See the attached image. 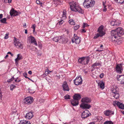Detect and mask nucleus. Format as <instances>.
Here are the masks:
<instances>
[{"mask_svg": "<svg viewBox=\"0 0 124 124\" xmlns=\"http://www.w3.org/2000/svg\"><path fill=\"white\" fill-rule=\"evenodd\" d=\"M62 19L61 21H60L59 22V25H61L64 22V21H63V20L64 19Z\"/></svg>", "mask_w": 124, "mask_h": 124, "instance_id": "48", "label": "nucleus"}, {"mask_svg": "<svg viewBox=\"0 0 124 124\" xmlns=\"http://www.w3.org/2000/svg\"><path fill=\"white\" fill-rule=\"evenodd\" d=\"M119 94L118 93L114 94V97L116 99H118L119 98Z\"/></svg>", "mask_w": 124, "mask_h": 124, "instance_id": "39", "label": "nucleus"}, {"mask_svg": "<svg viewBox=\"0 0 124 124\" xmlns=\"http://www.w3.org/2000/svg\"><path fill=\"white\" fill-rule=\"evenodd\" d=\"M91 115V114L89 111L86 110L84 111L82 113L81 117L83 119H85Z\"/></svg>", "mask_w": 124, "mask_h": 124, "instance_id": "8", "label": "nucleus"}, {"mask_svg": "<svg viewBox=\"0 0 124 124\" xmlns=\"http://www.w3.org/2000/svg\"><path fill=\"white\" fill-rule=\"evenodd\" d=\"M83 80L81 77L80 76L77 77L76 79L74 80V82L75 84L76 85H79L82 84Z\"/></svg>", "mask_w": 124, "mask_h": 124, "instance_id": "7", "label": "nucleus"}, {"mask_svg": "<svg viewBox=\"0 0 124 124\" xmlns=\"http://www.w3.org/2000/svg\"><path fill=\"white\" fill-rule=\"evenodd\" d=\"M70 96L68 95H66L64 96V98L65 99L67 100L68 99H70Z\"/></svg>", "mask_w": 124, "mask_h": 124, "instance_id": "45", "label": "nucleus"}, {"mask_svg": "<svg viewBox=\"0 0 124 124\" xmlns=\"http://www.w3.org/2000/svg\"><path fill=\"white\" fill-rule=\"evenodd\" d=\"M117 80L119 81L121 84H124V75H117Z\"/></svg>", "mask_w": 124, "mask_h": 124, "instance_id": "18", "label": "nucleus"}, {"mask_svg": "<svg viewBox=\"0 0 124 124\" xmlns=\"http://www.w3.org/2000/svg\"><path fill=\"white\" fill-rule=\"evenodd\" d=\"M112 93H113L114 94L117 93V90L115 88L112 89Z\"/></svg>", "mask_w": 124, "mask_h": 124, "instance_id": "34", "label": "nucleus"}, {"mask_svg": "<svg viewBox=\"0 0 124 124\" xmlns=\"http://www.w3.org/2000/svg\"><path fill=\"white\" fill-rule=\"evenodd\" d=\"M15 81L16 82H20L21 81V80L18 79V78H17L16 79V78L15 79Z\"/></svg>", "mask_w": 124, "mask_h": 124, "instance_id": "49", "label": "nucleus"}, {"mask_svg": "<svg viewBox=\"0 0 124 124\" xmlns=\"http://www.w3.org/2000/svg\"><path fill=\"white\" fill-rule=\"evenodd\" d=\"M19 124H31V123L30 122L23 120L21 121L19 123Z\"/></svg>", "mask_w": 124, "mask_h": 124, "instance_id": "23", "label": "nucleus"}, {"mask_svg": "<svg viewBox=\"0 0 124 124\" xmlns=\"http://www.w3.org/2000/svg\"><path fill=\"white\" fill-rule=\"evenodd\" d=\"M33 116L32 112H29L26 114L25 116V117L27 118L30 119L32 118Z\"/></svg>", "mask_w": 124, "mask_h": 124, "instance_id": "20", "label": "nucleus"}, {"mask_svg": "<svg viewBox=\"0 0 124 124\" xmlns=\"http://www.w3.org/2000/svg\"><path fill=\"white\" fill-rule=\"evenodd\" d=\"M104 113L105 115L107 116H110L114 114V111L109 110L104 111Z\"/></svg>", "mask_w": 124, "mask_h": 124, "instance_id": "16", "label": "nucleus"}, {"mask_svg": "<svg viewBox=\"0 0 124 124\" xmlns=\"http://www.w3.org/2000/svg\"><path fill=\"white\" fill-rule=\"evenodd\" d=\"M16 86L13 85H11L10 87V90H12L14 89L15 87Z\"/></svg>", "mask_w": 124, "mask_h": 124, "instance_id": "42", "label": "nucleus"}, {"mask_svg": "<svg viewBox=\"0 0 124 124\" xmlns=\"http://www.w3.org/2000/svg\"><path fill=\"white\" fill-rule=\"evenodd\" d=\"M88 26V25L86 23H83V28H85V27H87Z\"/></svg>", "mask_w": 124, "mask_h": 124, "instance_id": "51", "label": "nucleus"}, {"mask_svg": "<svg viewBox=\"0 0 124 124\" xmlns=\"http://www.w3.org/2000/svg\"><path fill=\"white\" fill-rule=\"evenodd\" d=\"M112 31H111V36L110 37V40L111 42H113L114 44H119L118 39H117L118 36L114 34H112Z\"/></svg>", "mask_w": 124, "mask_h": 124, "instance_id": "4", "label": "nucleus"}, {"mask_svg": "<svg viewBox=\"0 0 124 124\" xmlns=\"http://www.w3.org/2000/svg\"><path fill=\"white\" fill-rule=\"evenodd\" d=\"M115 26L116 25V26H118L119 25V24H120V23H117V22H116V21L115 20Z\"/></svg>", "mask_w": 124, "mask_h": 124, "instance_id": "55", "label": "nucleus"}, {"mask_svg": "<svg viewBox=\"0 0 124 124\" xmlns=\"http://www.w3.org/2000/svg\"><path fill=\"white\" fill-rule=\"evenodd\" d=\"M100 86L101 88L103 89L105 87L104 83L103 82H101L100 84Z\"/></svg>", "mask_w": 124, "mask_h": 124, "instance_id": "30", "label": "nucleus"}, {"mask_svg": "<svg viewBox=\"0 0 124 124\" xmlns=\"http://www.w3.org/2000/svg\"><path fill=\"white\" fill-rule=\"evenodd\" d=\"M79 25H77L76 26H74L73 28H74V29L75 30H77L79 28Z\"/></svg>", "mask_w": 124, "mask_h": 124, "instance_id": "40", "label": "nucleus"}, {"mask_svg": "<svg viewBox=\"0 0 124 124\" xmlns=\"http://www.w3.org/2000/svg\"><path fill=\"white\" fill-rule=\"evenodd\" d=\"M103 124H113V123L111 121H105Z\"/></svg>", "mask_w": 124, "mask_h": 124, "instance_id": "37", "label": "nucleus"}, {"mask_svg": "<svg viewBox=\"0 0 124 124\" xmlns=\"http://www.w3.org/2000/svg\"><path fill=\"white\" fill-rule=\"evenodd\" d=\"M66 11L65 10H64L62 12V19H66Z\"/></svg>", "mask_w": 124, "mask_h": 124, "instance_id": "25", "label": "nucleus"}, {"mask_svg": "<svg viewBox=\"0 0 124 124\" xmlns=\"http://www.w3.org/2000/svg\"><path fill=\"white\" fill-rule=\"evenodd\" d=\"M36 3L37 4H40L41 6H42V3H41L40 2L39 0H37L36 1Z\"/></svg>", "mask_w": 124, "mask_h": 124, "instance_id": "47", "label": "nucleus"}, {"mask_svg": "<svg viewBox=\"0 0 124 124\" xmlns=\"http://www.w3.org/2000/svg\"><path fill=\"white\" fill-rule=\"evenodd\" d=\"M28 39L29 43L34 44L36 46H37L38 44L36 40L34 37L31 36L28 37Z\"/></svg>", "mask_w": 124, "mask_h": 124, "instance_id": "11", "label": "nucleus"}, {"mask_svg": "<svg viewBox=\"0 0 124 124\" xmlns=\"http://www.w3.org/2000/svg\"><path fill=\"white\" fill-rule=\"evenodd\" d=\"M90 59L89 57H84L83 60L82 64L85 65L87 64L89 61Z\"/></svg>", "mask_w": 124, "mask_h": 124, "instance_id": "21", "label": "nucleus"}, {"mask_svg": "<svg viewBox=\"0 0 124 124\" xmlns=\"http://www.w3.org/2000/svg\"><path fill=\"white\" fill-rule=\"evenodd\" d=\"M28 91L29 92L31 93H33L34 92V91L33 90L30 88L28 89Z\"/></svg>", "mask_w": 124, "mask_h": 124, "instance_id": "43", "label": "nucleus"}, {"mask_svg": "<svg viewBox=\"0 0 124 124\" xmlns=\"http://www.w3.org/2000/svg\"><path fill=\"white\" fill-rule=\"evenodd\" d=\"M59 36L58 37H56L54 38L53 39V40L55 42H58L59 41Z\"/></svg>", "mask_w": 124, "mask_h": 124, "instance_id": "35", "label": "nucleus"}, {"mask_svg": "<svg viewBox=\"0 0 124 124\" xmlns=\"http://www.w3.org/2000/svg\"><path fill=\"white\" fill-rule=\"evenodd\" d=\"M40 101H41L42 102H43L44 101V100L42 99H40Z\"/></svg>", "mask_w": 124, "mask_h": 124, "instance_id": "62", "label": "nucleus"}, {"mask_svg": "<svg viewBox=\"0 0 124 124\" xmlns=\"http://www.w3.org/2000/svg\"><path fill=\"white\" fill-rule=\"evenodd\" d=\"M81 98V95L76 94L73 97V99L71 101V103L73 106H76L78 104V100Z\"/></svg>", "mask_w": 124, "mask_h": 124, "instance_id": "3", "label": "nucleus"}, {"mask_svg": "<svg viewBox=\"0 0 124 124\" xmlns=\"http://www.w3.org/2000/svg\"><path fill=\"white\" fill-rule=\"evenodd\" d=\"M112 34H115L117 36H120L124 34V31L122 28L121 27H119L114 30H112Z\"/></svg>", "mask_w": 124, "mask_h": 124, "instance_id": "5", "label": "nucleus"}, {"mask_svg": "<svg viewBox=\"0 0 124 124\" xmlns=\"http://www.w3.org/2000/svg\"><path fill=\"white\" fill-rule=\"evenodd\" d=\"M33 101V98L29 96L26 97L24 99V103L29 105L32 103Z\"/></svg>", "mask_w": 124, "mask_h": 124, "instance_id": "9", "label": "nucleus"}, {"mask_svg": "<svg viewBox=\"0 0 124 124\" xmlns=\"http://www.w3.org/2000/svg\"><path fill=\"white\" fill-rule=\"evenodd\" d=\"M71 41L73 43H74L75 42V38L74 37V38H73V39H72Z\"/></svg>", "mask_w": 124, "mask_h": 124, "instance_id": "57", "label": "nucleus"}, {"mask_svg": "<svg viewBox=\"0 0 124 124\" xmlns=\"http://www.w3.org/2000/svg\"><path fill=\"white\" fill-rule=\"evenodd\" d=\"M56 2L58 4H61L63 2V1L62 0H57Z\"/></svg>", "mask_w": 124, "mask_h": 124, "instance_id": "38", "label": "nucleus"}, {"mask_svg": "<svg viewBox=\"0 0 124 124\" xmlns=\"http://www.w3.org/2000/svg\"><path fill=\"white\" fill-rule=\"evenodd\" d=\"M30 49L32 50V51H35V49H36V48L35 47H33L32 48L31 47Z\"/></svg>", "mask_w": 124, "mask_h": 124, "instance_id": "56", "label": "nucleus"}, {"mask_svg": "<svg viewBox=\"0 0 124 124\" xmlns=\"http://www.w3.org/2000/svg\"><path fill=\"white\" fill-rule=\"evenodd\" d=\"M84 57L81 58H79L78 60V62L82 64H83V60Z\"/></svg>", "mask_w": 124, "mask_h": 124, "instance_id": "36", "label": "nucleus"}, {"mask_svg": "<svg viewBox=\"0 0 124 124\" xmlns=\"http://www.w3.org/2000/svg\"><path fill=\"white\" fill-rule=\"evenodd\" d=\"M102 50V48H99L97 50H96V51L101 52Z\"/></svg>", "mask_w": 124, "mask_h": 124, "instance_id": "52", "label": "nucleus"}, {"mask_svg": "<svg viewBox=\"0 0 124 124\" xmlns=\"http://www.w3.org/2000/svg\"><path fill=\"white\" fill-rule=\"evenodd\" d=\"M69 22L71 25H74L75 23L74 20L72 19L70 20L69 21Z\"/></svg>", "mask_w": 124, "mask_h": 124, "instance_id": "29", "label": "nucleus"}, {"mask_svg": "<svg viewBox=\"0 0 124 124\" xmlns=\"http://www.w3.org/2000/svg\"><path fill=\"white\" fill-rule=\"evenodd\" d=\"M100 65V63L99 62H96L95 63H94L92 65V67L93 68H95L97 66H98Z\"/></svg>", "mask_w": 124, "mask_h": 124, "instance_id": "27", "label": "nucleus"}, {"mask_svg": "<svg viewBox=\"0 0 124 124\" xmlns=\"http://www.w3.org/2000/svg\"><path fill=\"white\" fill-rule=\"evenodd\" d=\"M14 79V78L13 76L11 79L8 80H7V82H10L13 80Z\"/></svg>", "mask_w": 124, "mask_h": 124, "instance_id": "44", "label": "nucleus"}, {"mask_svg": "<svg viewBox=\"0 0 124 124\" xmlns=\"http://www.w3.org/2000/svg\"><path fill=\"white\" fill-rule=\"evenodd\" d=\"M74 37L75 39V42L76 44H78L80 42V38L77 36V35L76 34H74Z\"/></svg>", "mask_w": 124, "mask_h": 124, "instance_id": "22", "label": "nucleus"}, {"mask_svg": "<svg viewBox=\"0 0 124 124\" xmlns=\"http://www.w3.org/2000/svg\"><path fill=\"white\" fill-rule=\"evenodd\" d=\"M81 31L82 32L85 33L86 32V31H85L84 29H82Z\"/></svg>", "mask_w": 124, "mask_h": 124, "instance_id": "59", "label": "nucleus"}, {"mask_svg": "<svg viewBox=\"0 0 124 124\" xmlns=\"http://www.w3.org/2000/svg\"><path fill=\"white\" fill-rule=\"evenodd\" d=\"M124 65V64L121 63L117 65L116 70L118 73H120L122 72L123 70L122 65Z\"/></svg>", "mask_w": 124, "mask_h": 124, "instance_id": "12", "label": "nucleus"}, {"mask_svg": "<svg viewBox=\"0 0 124 124\" xmlns=\"http://www.w3.org/2000/svg\"><path fill=\"white\" fill-rule=\"evenodd\" d=\"M25 33L26 34H27V30L26 29L25 30Z\"/></svg>", "mask_w": 124, "mask_h": 124, "instance_id": "63", "label": "nucleus"}, {"mask_svg": "<svg viewBox=\"0 0 124 124\" xmlns=\"http://www.w3.org/2000/svg\"><path fill=\"white\" fill-rule=\"evenodd\" d=\"M35 24H33L31 28L33 29H35Z\"/></svg>", "mask_w": 124, "mask_h": 124, "instance_id": "58", "label": "nucleus"}, {"mask_svg": "<svg viewBox=\"0 0 124 124\" xmlns=\"http://www.w3.org/2000/svg\"><path fill=\"white\" fill-rule=\"evenodd\" d=\"M3 15L2 14H0V19H1L3 17Z\"/></svg>", "mask_w": 124, "mask_h": 124, "instance_id": "60", "label": "nucleus"}, {"mask_svg": "<svg viewBox=\"0 0 124 124\" xmlns=\"http://www.w3.org/2000/svg\"><path fill=\"white\" fill-rule=\"evenodd\" d=\"M80 106L82 108L86 109H89L91 107V106L90 105L85 103L81 104Z\"/></svg>", "mask_w": 124, "mask_h": 124, "instance_id": "19", "label": "nucleus"}, {"mask_svg": "<svg viewBox=\"0 0 124 124\" xmlns=\"http://www.w3.org/2000/svg\"><path fill=\"white\" fill-rule=\"evenodd\" d=\"M14 44L16 47L18 48L22 49L23 48V44L19 42V40L18 39H16V37H14Z\"/></svg>", "mask_w": 124, "mask_h": 124, "instance_id": "6", "label": "nucleus"}, {"mask_svg": "<svg viewBox=\"0 0 124 124\" xmlns=\"http://www.w3.org/2000/svg\"><path fill=\"white\" fill-rule=\"evenodd\" d=\"M62 87L63 90L64 91H69V88L66 81H64L63 82Z\"/></svg>", "mask_w": 124, "mask_h": 124, "instance_id": "14", "label": "nucleus"}, {"mask_svg": "<svg viewBox=\"0 0 124 124\" xmlns=\"http://www.w3.org/2000/svg\"><path fill=\"white\" fill-rule=\"evenodd\" d=\"M23 75L24 76V77L25 78H28V77H27V74L26 73L24 72V73H23Z\"/></svg>", "mask_w": 124, "mask_h": 124, "instance_id": "50", "label": "nucleus"}, {"mask_svg": "<svg viewBox=\"0 0 124 124\" xmlns=\"http://www.w3.org/2000/svg\"><path fill=\"white\" fill-rule=\"evenodd\" d=\"M52 72V71H49L48 69H47L45 71V74H44L43 75L44 76H46L48 75V74H49L50 72Z\"/></svg>", "mask_w": 124, "mask_h": 124, "instance_id": "28", "label": "nucleus"}, {"mask_svg": "<svg viewBox=\"0 0 124 124\" xmlns=\"http://www.w3.org/2000/svg\"><path fill=\"white\" fill-rule=\"evenodd\" d=\"M8 38V34H6L5 35V36L4 37V38L5 39H7Z\"/></svg>", "mask_w": 124, "mask_h": 124, "instance_id": "54", "label": "nucleus"}, {"mask_svg": "<svg viewBox=\"0 0 124 124\" xmlns=\"http://www.w3.org/2000/svg\"><path fill=\"white\" fill-rule=\"evenodd\" d=\"M115 20L111 21L110 23L111 25L113 26H115Z\"/></svg>", "mask_w": 124, "mask_h": 124, "instance_id": "46", "label": "nucleus"}, {"mask_svg": "<svg viewBox=\"0 0 124 124\" xmlns=\"http://www.w3.org/2000/svg\"><path fill=\"white\" fill-rule=\"evenodd\" d=\"M104 75V74L103 73H102L100 75V78H102L103 77Z\"/></svg>", "mask_w": 124, "mask_h": 124, "instance_id": "53", "label": "nucleus"}, {"mask_svg": "<svg viewBox=\"0 0 124 124\" xmlns=\"http://www.w3.org/2000/svg\"><path fill=\"white\" fill-rule=\"evenodd\" d=\"M69 5L71 10L75 12H78L79 13H83V10L79 7L77 2L72 1L70 2Z\"/></svg>", "mask_w": 124, "mask_h": 124, "instance_id": "1", "label": "nucleus"}, {"mask_svg": "<svg viewBox=\"0 0 124 124\" xmlns=\"http://www.w3.org/2000/svg\"><path fill=\"white\" fill-rule=\"evenodd\" d=\"M28 73L30 74H32V71H29L28 72Z\"/></svg>", "mask_w": 124, "mask_h": 124, "instance_id": "61", "label": "nucleus"}, {"mask_svg": "<svg viewBox=\"0 0 124 124\" xmlns=\"http://www.w3.org/2000/svg\"><path fill=\"white\" fill-rule=\"evenodd\" d=\"M103 25H101L98 28V34L102 37L105 34V31L103 29Z\"/></svg>", "mask_w": 124, "mask_h": 124, "instance_id": "10", "label": "nucleus"}, {"mask_svg": "<svg viewBox=\"0 0 124 124\" xmlns=\"http://www.w3.org/2000/svg\"><path fill=\"white\" fill-rule=\"evenodd\" d=\"M103 5L104 6L103 10L104 11H106L107 10V8H106V6L105 5V3H103Z\"/></svg>", "mask_w": 124, "mask_h": 124, "instance_id": "41", "label": "nucleus"}, {"mask_svg": "<svg viewBox=\"0 0 124 124\" xmlns=\"http://www.w3.org/2000/svg\"><path fill=\"white\" fill-rule=\"evenodd\" d=\"M22 57L21 55L20 54H18L17 55V57L15 59L16 62H17L19 60L22 59Z\"/></svg>", "mask_w": 124, "mask_h": 124, "instance_id": "26", "label": "nucleus"}, {"mask_svg": "<svg viewBox=\"0 0 124 124\" xmlns=\"http://www.w3.org/2000/svg\"><path fill=\"white\" fill-rule=\"evenodd\" d=\"M95 4L94 0H85L83 6L85 8H88L93 7Z\"/></svg>", "mask_w": 124, "mask_h": 124, "instance_id": "2", "label": "nucleus"}, {"mask_svg": "<svg viewBox=\"0 0 124 124\" xmlns=\"http://www.w3.org/2000/svg\"><path fill=\"white\" fill-rule=\"evenodd\" d=\"M8 3H10L11 2L12 0H8Z\"/></svg>", "mask_w": 124, "mask_h": 124, "instance_id": "64", "label": "nucleus"}, {"mask_svg": "<svg viewBox=\"0 0 124 124\" xmlns=\"http://www.w3.org/2000/svg\"><path fill=\"white\" fill-rule=\"evenodd\" d=\"M7 20V19L6 18H4L1 19L0 20V21L1 23H6V21Z\"/></svg>", "mask_w": 124, "mask_h": 124, "instance_id": "33", "label": "nucleus"}, {"mask_svg": "<svg viewBox=\"0 0 124 124\" xmlns=\"http://www.w3.org/2000/svg\"><path fill=\"white\" fill-rule=\"evenodd\" d=\"M114 0L118 3L120 4L124 3V0Z\"/></svg>", "mask_w": 124, "mask_h": 124, "instance_id": "32", "label": "nucleus"}, {"mask_svg": "<svg viewBox=\"0 0 124 124\" xmlns=\"http://www.w3.org/2000/svg\"><path fill=\"white\" fill-rule=\"evenodd\" d=\"M59 41L60 43H63L64 42L65 39L63 37L61 36H59Z\"/></svg>", "mask_w": 124, "mask_h": 124, "instance_id": "24", "label": "nucleus"}, {"mask_svg": "<svg viewBox=\"0 0 124 124\" xmlns=\"http://www.w3.org/2000/svg\"><path fill=\"white\" fill-rule=\"evenodd\" d=\"M113 104L114 105H117L120 109H124V105L122 103L118 101H116L114 102Z\"/></svg>", "mask_w": 124, "mask_h": 124, "instance_id": "13", "label": "nucleus"}, {"mask_svg": "<svg viewBox=\"0 0 124 124\" xmlns=\"http://www.w3.org/2000/svg\"><path fill=\"white\" fill-rule=\"evenodd\" d=\"M10 13L11 16H16L20 14V13L17 12L14 9L12 8L10 11Z\"/></svg>", "mask_w": 124, "mask_h": 124, "instance_id": "15", "label": "nucleus"}, {"mask_svg": "<svg viewBox=\"0 0 124 124\" xmlns=\"http://www.w3.org/2000/svg\"><path fill=\"white\" fill-rule=\"evenodd\" d=\"M99 37H101V36L99 34L97 33L95 34V36L93 38L94 39H96L98 38Z\"/></svg>", "mask_w": 124, "mask_h": 124, "instance_id": "31", "label": "nucleus"}, {"mask_svg": "<svg viewBox=\"0 0 124 124\" xmlns=\"http://www.w3.org/2000/svg\"><path fill=\"white\" fill-rule=\"evenodd\" d=\"M83 103H89L91 102V99L88 97H85L82 98L81 100Z\"/></svg>", "mask_w": 124, "mask_h": 124, "instance_id": "17", "label": "nucleus"}]
</instances>
